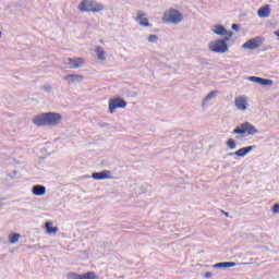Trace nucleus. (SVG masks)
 Instances as JSON below:
<instances>
[{"label": "nucleus", "mask_w": 279, "mask_h": 279, "mask_svg": "<svg viewBox=\"0 0 279 279\" xmlns=\"http://www.w3.org/2000/svg\"><path fill=\"white\" fill-rule=\"evenodd\" d=\"M62 121V116L56 112L43 113L34 118L33 123L38 128L43 125H58Z\"/></svg>", "instance_id": "f257e3e1"}, {"label": "nucleus", "mask_w": 279, "mask_h": 279, "mask_svg": "<svg viewBox=\"0 0 279 279\" xmlns=\"http://www.w3.org/2000/svg\"><path fill=\"white\" fill-rule=\"evenodd\" d=\"M184 16L182 13L175 9H169L163 13L162 22L170 23L171 25H178L182 23Z\"/></svg>", "instance_id": "f03ea898"}, {"label": "nucleus", "mask_w": 279, "mask_h": 279, "mask_svg": "<svg viewBox=\"0 0 279 279\" xmlns=\"http://www.w3.org/2000/svg\"><path fill=\"white\" fill-rule=\"evenodd\" d=\"M78 10L81 12H93L95 14V13L101 12L104 10V4H101L95 0H83L78 4Z\"/></svg>", "instance_id": "7ed1b4c3"}, {"label": "nucleus", "mask_w": 279, "mask_h": 279, "mask_svg": "<svg viewBox=\"0 0 279 279\" xmlns=\"http://www.w3.org/2000/svg\"><path fill=\"white\" fill-rule=\"evenodd\" d=\"M233 134H241L243 136H254V134H258V130L256 126L252 125L250 122H244L235 130H233Z\"/></svg>", "instance_id": "20e7f679"}, {"label": "nucleus", "mask_w": 279, "mask_h": 279, "mask_svg": "<svg viewBox=\"0 0 279 279\" xmlns=\"http://www.w3.org/2000/svg\"><path fill=\"white\" fill-rule=\"evenodd\" d=\"M228 40H230V38L225 37V39H217L215 41H211L209 44V49L214 53H227V51H228Z\"/></svg>", "instance_id": "39448f33"}, {"label": "nucleus", "mask_w": 279, "mask_h": 279, "mask_svg": "<svg viewBox=\"0 0 279 279\" xmlns=\"http://www.w3.org/2000/svg\"><path fill=\"white\" fill-rule=\"evenodd\" d=\"M126 107H128V102L124 101L120 97L109 99V112H110V114H114V110H117L118 108H126Z\"/></svg>", "instance_id": "423d86ee"}, {"label": "nucleus", "mask_w": 279, "mask_h": 279, "mask_svg": "<svg viewBox=\"0 0 279 279\" xmlns=\"http://www.w3.org/2000/svg\"><path fill=\"white\" fill-rule=\"evenodd\" d=\"M263 43H265V39H263L262 37H255L243 44L242 49H248L250 51H254V49H258V47H262Z\"/></svg>", "instance_id": "0eeeda50"}, {"label": "nucleus", "mask_w": 279, "mask_h": 279, "mask_svg": "<svg viewBox=\"0 0 279 279\" xmlns=\"http://www.w3.org/2000/svg\"><path fill=\"white\" fill-rule=\"evenodd\" d=\"M85 63L86 60H84V58H68L64 61V64L68 66V69H82Z\"/></svg>", "instance_id": "6e6552de"}, {"label": "nucleus", "mask_w": 279, "mask_h": 279, "mask_svg": "<svg viewBox=\"0 0 279 279\" xmlns=\"http://www.w3.org/2000/svg\"><path fill=\"white\" fill-rule=\"evenodd\" d=\"M250 81L254 82L255 84H259L260 86H272L274 85V81H271L269 78L258 77V76H251Z\"/></svg>", "instance_id": "1a4fd4ad"}, {"label": "nucleus", "mask_w": 279, "mask_h": 279, "mask_svg": "<svg viewBox=\"0 0 279 279\" xmlns=\"http://www.w3.org/2000/svg\"><path fill=\"white\" fill-rule=\"evenodd\" d=\"M214 34H216L217 36H228L227 38H232V36H234V33L226 31V27L221 26V25H216L214 28Z\"/></svg>", "instance_id": "9d476101"}, {"label": "nucleus", "mask_w": 279, "mask_h": 279, "mask_svg": "<svg viewBox=\"0 0 279 279\" xmlns=\"http://www.w3.org/2000/svg\"><path fill=\"white\" fill-rule=\"evenodd\" d=\"M257 14L259 19H269L271 14V8L269 4L264 5L263 8H259L257 11Z\"/></svg>", "instance_id": "9b49d317"}, {"label": "nucleus", "mask_w": 279, "mask_h": 279, "mask_svg": "<svg viewBox=\"0 0 279 279\" xmlns=\"http://www.w3.org/2000/svg\"><path fill=\"white\" fill-rule=\"evenodd\" d=\"M235 106L238 110H247V98L245 96H240L235 98Z\"/></svg>", "instance_id": "f8f14e48"}, {"label": "nucleus", "mask_w": 279, "mask_h": 279, "mask_svg": "<svg viewBox=\"0 0 279 279\" xmlns=\"http://www.w3.org/2000/svg\"><path fill=\"white\" fill-rule=\"evenodd\" d=\"M72 279H97V275L95 272L89 271L83 275H77V274H70L69 275Z\"/></svg>", "instance_id": "ddd939ff"}, {"label": "nucleus", "mask_w": 279, "mask_h": 279, "mask_svg": "<svg viewBox=\"0 0 279 279\" xmlns=\"http://www.w3.org/2000/svg\"><path fill=\"white\" fill-rule=\"evenodd\" d=\"M136 21L142 25L143 27H149V20L147 19V14L143 12H138L136 16Z\"/></svg>", "instance_id": "4468645a"}, {"label": "nucleus", "mask_w": 279, "mask_h": 279, "mask_svg": "<svg viewBox=\"0 0 279 279\" xmlns=\"http://www.w3.org/2000/svg\"><path fill=\"white\" fill-rule=\"evenodd\" d=\"M252 149H254V146H248V147L240 148L239 150H236L234 153V156H238L239 158H243V157L247 156V154L250 151H252Z\"/></svg>", "instance_id": "2eb2a0df"}, {"label": "nucleus", "mask_w": 279, "mask_h": 279, "mask_svg": "<svg viewBox=\"0 0 279 279\" xmlns=\"http://www.w3.org/2000/svg\"><path fill=\"white\" fill-rule=\"evenodd\" d=\"M47 193V187L44 185H35L33 186V195H37V197H40Z\"/></svg>", "instance_id": "dca6fc26"}, {"label": "nucleus", "mask_w": 279, "mask_h": 279, "mask_svg": "<svg viewBox=\"0 0 279 279\" xmlns=\"http://www.w3.org/2000/svg\"><path fill=\"white\" fill-rule=\"evenodd\" d=\"M94 180H106V178H110V171L105 170L101 172H95L93 173Z\"/></svg>", "instance_id": "f3484780"}, {"label": "nucleus", "mask_w": 279, "mask_h": 279, "mask_svg": "<svg viewBox=\"0 0 279 279\" xmlns=\"http://www.w3.org/2000/svg\"><path fill=\"white\" fill-rule=\"evenodd\" d=\"M215 269L228 268V267H236V263L234 262H223L214 265Z\"/></svg>", "instance_id": "a211bd4d"}, {"label": "nucleus", "mask_w": 279, "mask_h": 279, "mask_svg": "<svg viewBox=\"0 0 279 279\" xmlns=\"http://www.w3.org/2000/svg\"><path fill=\"white\" fill-rule=\"evenodd\" d=\"M45 226H46V232L48 234H57L58 233V227H52L53 222L48 221V222H46Z\"/></svg>", "instance_id": "6ab92c4d"}, {"label": "nucleus", "mask_w": 279, "mask_h": 279, "mask_svg": "<svg viewBox=\"0 0 279 279\" xmlns=\"http://www.w3.org/2000/svg\"><path fill=\"white\" fill-rule=\"evenodd\" d=\"M64 80H66L68 82H82V80H84V76L82 75H75V74H68Z\"/></svg>", "instance_id": "aec40b11"}, {"label": "nucleus", "mask_w": 279, "mask_h": 279, "mask_svg": "<svg viewBox=\"0 0 279 279\" xmlns=\"http://www.w3.org/2000/svg\"><path fill=\"white\" fill-rule=\"evenodd\" d=\"M96 53H97L98 60H102V61L106 60V51H104L101 47L96 48Z\"/></svg>", "instance_id": "412c9836"}, {"label": "nucleus", "mask_w": 279, "mask_h": 279, "mask_svg": "<svg viewBox=\"0 0 279 279\" xmlns=\"http://www.w3.org/2000/svg\"><path fill=\"white\" fill-rule=\"evenodd\" d=\"M217 95H219V90H213V92H210V93L204 98V104H206V101H210V99H214V97H217Z\"/></svg>", "instance_id": "4be33fe9"}, {"label": "nucleus", "mask_w": 279, "mask_h": 279, "mask_svg": "<svg viewBox=\"0 0 279 279\" xmlns=\"http://www.w3.org/2000/svg\"><path fill=\"white\" fill-rule=\"evenodd\" d=\"M19 239H21V234H19V233H12L9 235V241L12 244L19 243Z\"/></svg>", "instance_id": "5701e85b"}, {"label": "nucleus", "mask_w": 279, "mask_h": 279, "mask_svg": "<svg viewBox=\"0 0 279 279\" xmlns=\"http://www.w3.org/2000/svg\"><path fill=\"white\" fill-rule=\"evenodd\" d=\"M227 146L229 147V149H236V143L232 138H229L227 141Z\"/></svg>", "instance_id": "b1692460"}, {"label": "nucleus", "mask_w": 279, "mask_h": 279, "mask_svg": "<svg viewBox=\"0 0 279 279\" xmlns=\"http://www.w3.org/2000/svg\"><path fill=\"white\" fill-rule=\"evenodd\" d=\"M158 40V35H149L148 43H156Z\"/></svg>", "instance_id": "393cba45"}, {"label": "nucleus", "mask_w": 279, "mask_h": 279, "mask_svg": "<svg viewBox=\"0 0 279 279\" xmlns=\"http://www.w3.org/2000/svg\"><path fill=\"white\" fill-rule=\"evenodd\" d=\"M272 213H274V215H278L279 214V205L278 204L274 205Z\"/></svg>", "instance_id": "a878e982"}, {"label": "nucleus", "mask_w": 279, "mask_h": 279, "mask_svg": "<svg viewBox=\"0 0 279 279\" xmlns=\"http://www.w3.org/2000/svg\"><path fill=\"white\" fill-rule=\"evenodd\" d=\"M232 29H234L235 32H238L239 25H238V24H232Z\"/></svg>", "instance_id": "bb28decb"}, {"label": "nucleus", "mask_w": 279, "mask_h": 279, "mask_svg": "<svg viewBox=\"0 0 279 279\" xmlns=\"http://www.w3.org/2000/svg\"><path fill=\"white\" fill-rule=\"evenodd\" d=\"M222 213V215H225V217H230V214H228L227 211H221Z\"/></svg>", "instance_id": "cd10ccee"}, {"label": "nucleus", "mask_w": 279, "mask_h": 279, "mask_svg": "<svg viewBox=\"0 0 279 279\" xmlns=\"http://www.w3.org/2000/svg\"><path fill=\"white\" fill-rule=\"evenodd\" d=\"M205 276H206V278H210L211 274L207 272Z\"/></svg>", "instance_id": "c85d7f7f"}, {"label": "nucleus", "mask_w": 279, "mask_h": 279, "mask_svg": "<svg viewBox=\"0 0 279 279\" xmlns=\"http://www.w3.org/2000/svg\"><path fill=\"white\" fill-rule=\"evenodd\" d=\"M229 156H234V154L231 153V154H229Z\"/></svg>", "instance_id": "c756f323"}]
</instances>
